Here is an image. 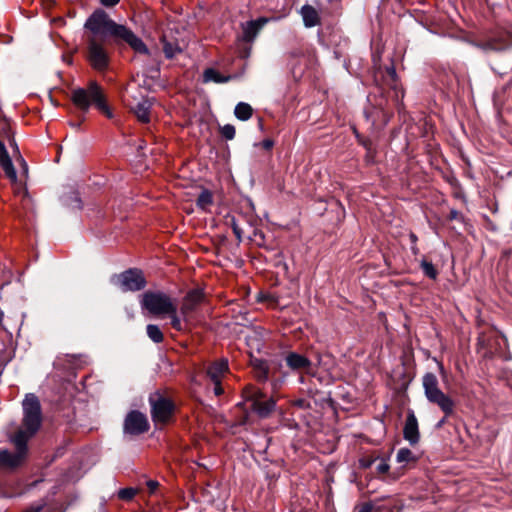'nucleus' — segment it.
Segmentation results:
<instances>
[{
  "label": "nucleus",
  "instance_id": "c9c22d12",
  "mask_svg": "<svg viewBox=\"0 0 512 512\" xmlns=\"http://www.w3.org/2000/svg\"><path fill=\"white\" fill-rule=\"evenodd\" d=\"M409 238L412 243L411 250H412L413 254L416 255L418 253V248L416 246L418 238L414 233H410Z\"/></svg>",
  "mask_w": 512,
  "mask_h": 512
},
{
  "label": "nucleus",
  "instance_id": "ddd939ff",
  "mask_svg": "<svg viewBox=\"0 0 512 512\" xmlns=\"http://www.w3.org/2000/svg\"><path fill=\"white\" fill-rule=\"evenodd\" d=\"M512 45V31L501 32L486 42L479 44L485 51L503 50Z\"/></svg>",
  "mask_w": 512,
  "mask_h": 512
},
{
  "label": "nucleus",
  "instance_id": "6e6552de",
  "mask_svg": "<svg viewBox=\"0 0 512 512\" xmlns=\"http://www.w3.org/2000/svg\"><path fill=\"white\" fill-rule=\"evenodd\" d=\"M149 403L151 405L152 419L155 424H166L174 412L173 402L161 393L155 392L150 395Z\"/></svg>",
  "mask_w": 512,
  "mask_h": 512
},
{
  "label": "nucleus",
  "instance_id": "6ab92c4d",
  "mask_svg": "<svg viewBox=\"0 0 512 512\" xmlns=\"http://www.w3.org/2000/svg\"><path fill=\"white\" fill-rule=\"evenodd\" d=\"M300 14L303 18L304 25L308 28L314 27L320 22L317 10L311 5L306 4L302 6Z\"/></svg>",
  "mask_w": 512,
  "mask_h": 512
},
{
  "label": "nucleus",
  "instance_id": "f8f14e48",
  "mask_svg": "<svg viewBox=\"0 0 512 512\" xmlns=\"http://www.w3.org/2000/svg\"><path fill=\"white\" fill-rule=\"evenodd\" d=\"M403 437L412 446L418 444L420 440L418 420L412 410H409L407 413L403 428Z\"/></svg>",
  "mask_w": 512,
  "mask_h": 512
},
{
  "label": "nucleus",
  "instance_id": "c85d7f7f",
  "mask_svg": "<svg viewBox=\"0 0 512 512\" xmlns=\"http://www.w3.org/2000/svg\"><path fill=\"white\" fill-rule=\"evenodd\" d=\"M421 268L427 277H429L431 279H436L437 270L435 269L434 265L431 262L423 260L421 262Z\"/></svg>",
  "mask_w": 512,
  "mask_h": 512
},
{
  "label": "nucleus",
  "instance_id": "5701e85b",
  "mask_svg": "<svg viewBox=\"0 0 512 512\" xmlns=\"http://www.w3.org/2000/svg\"><path fill=\"white\" fill-rule=\"evenodd\" d=\"M234 114L236 118H238L241 121H246L251 118L253 114L252 107L245 102H239L234 109Z\"/></svg>",
  "mask_w": 512,
  "mask_h": 512
},
{
  "label": "nucleus",
  "instance_id": "7ed1b4c3",
  "mask_svg": "<svg viewBox=\"0 0 512 512\" xmlns=\"http://www.w3.org/2000/svg\"><path fill=\"white\" fill-rule=\"evenodd\" d=\"M422 386L426 399L437 405L446 417L450 416L455 407V403L450 396L445 394L439 388L438 378L435 374L428 372L422 378Z\"/></svg>",
  "mask_w": 512,
  "mask_h": 512
},
{
  "label": "nucleus",
  "instance_id": "cd10ccee",
  "mask_svg": "<svg viewBox=\"0 0 512 512\" xmlns=\"http://www.w3.org/2000/svg\"><path fill=\"white\" fill-rule=\"evenodd\" d=\"M163 51L167 58H173L177 53L181 52V49L177 44L164 41Z\"/></svg>",
  "mask_w": 512,
  "mask_h": 512
},
{
  "label": "nucleus",
  "instance_id": "dca6fc26",
  "mask_svg": "<svg viewBox=\"0 0 512 512\" xmlns=\"http://www.w3.org/2000/svg\"><path fill=\"white\" fill-rule=\"evenodd\" d=\"M267 22V18H259L242 24V39L245 42H252Z\"/></svg>",
  "mask_w": 512,
  "mask_h": 512
},
{
  "label": "nucleus",
  "instance_id": "49530a36",
  "mask_svg": "<svg viewBox=\"0 0 512 512\" xmlns=\"http://www.w3.org/2000/svg\"><path fill=\"white\" fill-rule=\"evenodd\" d=\"M3 317H4V313L2 312V310L0 309V322L3 320Z\"/></svg>",
  "mask_w": 512,
  "mask_h": 512
},
{
  "label": "nucleus",
  "instance_id": "e433bc0d",
  "mask_svg": "<svg viewBox=\"0 0 512 512\" xmlns=\"http://www.w3.org/2000/svg\"><path fill=\"white\" fill-rule=\"evenodd\" d=\"M146 485H147L149 492L154 493L157 490L159 483L156 480H149L146 482Z\"/></svg>",
  "mask_w": 512,
  "mask_h": 512
},
{
  "label": "nucleus",
  "instance_id": "58836bf2",
  "mask_svg": "<svg viewBox=\"0 0 512 512\" xmlns=\"http://www.w3.org/2000/svg\"><path fill=\"white\" fill-rule=\"evenodd\" d=\"M120 0H101L102 4L105 6H114L116 5Z\"/></svg>",
  "mask_w": 512,
  "mask_h": 512
},
{
  "label": "nucleus",
  "instance_id": "473e14b6",
  "mask_svg": "<svg viewBox=\"0 0 512 512\" xmlns=\"http://www.w3.org/2000/svg\"><path fill=\"white\" fill-rule=\"evenodd\" d=\"M389 469H390V466L386 459H381L380 463L376 467L378 474H385L389 471Z\"/></svg>",
  "mask_w": 512,
  "mask_h": 512
},
{
  "label": "nucleus",
  "instance_id": "bb28decb",
  "mask_svg": "<svg viewBox=\"0 0 512 512\" xmlns=\"http://www.w3.org/2000/svg\"><path fill=\"white\" fill-rule=\"evenodd\" d=\"M10 146L13 149V154L16 157V160L19 161L20 164H21V167H22V170H23V174L27 175V173H28V165L25 162V160L22 157V155L20 154V150H19L18 145H17V143H16V141L14 139L10 140Z\"/></svg>",
  "mask_w": 512,
  "mask_h": 512
},
{
  "label": "nucleus",
  "instance_id": "423d86ee",
  "mask_svg": "<svg viewBox=\"0 0 512 512\" xmlns=\"http://www.w3.org/2000/svg\"><path fill=\"white\" fill-rule=\"evenodd\" d=\"M115 23L116 22L113 21L105 11L96 10L86 20L85 28L91 32L92 35L90 37L107 39L109 38Z\"/></svg>",
  "mask_w": 512,
  "mask_h": 512
},
{
  "label": "nucleus",
  "instance_id": "f3484780",
  "mask_svg": "<svg viewBox=\"0 0 512 512\" xmlns=\"http://www.w3.org/2000/svg\"><path fill=\"white\" fill-rule=\"evenodd\" d=\"M286 365L294 371L308 372L312 363L311 361L296 352H289L285 357Z\"/></svg>",
  "mask_w": 512,
  "mask_h": 512
},
{
  "label": "nucleus",
  "instance_id": "2eb2a0df",
  "mask_svg": "<svg viewBox=\"0 0 512 512\" xmlns=\"http://www.w3.org/2000/svg\"><path fill=\"white\" fill-rule=\"evenodd\" d=\"M0 166L3 169L6 177L11 181L12 184L18 182V177L12 159L8 154L5 144L0 140Z\"/></svg>",
  "mask_w": 512,
  "mask_h": 512
},
{
  "label": "nucleus",
  "instance_id": "0eeeda50",
  "mask_svg": "<svg viewBox=\"0 0 512 512\" xmlns=\"http://www.w3.org/2000/svg\"><path fill=\"white\" fill-rule=\"evenodd\" d=\"M109 38H111L116 44L125 43L129 45L136 53H149L145 43L125 25L115 23Z\"/></svg>",
  "mask_w": 512,
  "mask_h": 512
},
{
  "label": "nucleus",
  "instance_id": "aec40b11",
  "mask_svg": "<svg viewBox=\"0 0 512 512\" xmlns=\"http://www.w3.org/2000/svg\"><path fill=\"white\" fill-rule=\"evenodd\" d=\"M236 75H222L214 68H207L203 72V82H214V83H226L232 79H235Z\"/></svg>",
  "mask_w": 512,
  "mask_h": 512
},
{
  "label": "nucleus",
  "instance_id": "a211bd4d",
  "mask_svg": "<svg viewBox=\"0 0 512 512\" xmlns=\"http://www.w3.org/2000/svg\"><path fill=\"white\" fill-rule=\"evenodd\" d=\"M228 371V361L227 359H219L213 362L207 368V375L211 379L212 382L221 381L222 377Z\"/></svg>",
  "mask_w": 512,
  "mask_h": 512
},
{
  "label": "nucleus",
  "instance_id": "f704fd0d",
  "mask_svg": "<svg viewBox=\"0 0 512 512\" xmlns=\"http://www.w3.org/2000/svg\"><path fill=\"white\" fill-rule=\"evenodd\" d=\"M232 229H233V232L236 236V238L241 241L242 240V229H240V227L236 224V222L233 220L232 222Z\"/></svg>",
  "mask_w": 512,
  "mask_h": 512
},
{
  "label": "nucleus",
  "instance_id": "a18cd8bd",
  "mask_svg": "<svg viewBox=\"0 0 512 512\" xmlns=\"http://www.w3.org/2000/svg\"><path fill=\"white\" fill-rule=\"evenodd\" d=\"M445 423V418H443L442 420L439 421V423L437 424L438 427H441L443 424Z\"/></svg>",
  "mask_w": 512,
  "mask_h": 512
},
{
  "label": "nucleus",
  "instance_id": "b1692460",
  "mask_svg": "<svg viewBox=\"0 0 512 512\" xmlns=\"http://www.w3.org/2000/svg\"><path fill=\"white\" fill-rule=\"evenodd\" d=\"M418 457L408 448H401L396 455V461L400 464L415 463Z\"/></svg>",
  "mask_w": 512,
  "mask_h": 512
},
{
  "label": "nucleus",
  "instance_id": "4468645a",
  "mask_svg": "<svg viewBox=\"0 0 512 512\" xmlns=\"http://www.w3.org/2000/svg\"><path fill=\"white\" fill-rule=\"evenodd\" d=\"M203 298V292L199 289H194L187 293L183 299L180 309L181 315L184 319H186L187 316L196 309V307L202 302Z\"/></svg>",
  "mask_w": 512,
  "mask_h": 512
},
{
  "label": "nucleus",
  "instance_id": "ea45409f",
  "mask_svg": "<svg viewBox=\"0 0 512 512\" xmlns=\"http://www.w3.org/2000/svg\"><path fill=\"white\" fill-rule=\"evenodd\" d=\"M258 378L261 380H265L267 378V371L264 368H261V370L258 373Z\"/></svg>",
  "mask_w": 512,
  "mask_h": 512
},
{
  "label": "nucleus",
  "instance_id": "2f4dec72",
  "mask_svg": "<svg viewBox=\"0 0 512 512\" xmlns=\"http://www.w3.org/2000/svg\"><path fill=\"white\" fill-rule=\"evenodd\" d=\"M376 460H378V457L365 456L359 460V464L361 468L368 469L374 464Z\"/></svg>",
  "mask_w": 512,
  "mask_h": 512
},
{
  "label": "nucleus",
  "instance_id": "9b49d317",
  "mask_svg": "<svg viewBox=\"0 0 512 512\" xmlns=\"http://www.w3.org/2000/svg\"><path fill=\"white\" fill-rule=\"evenodd\" d=\"M149 429V423L146 415L138 411L130 412L124 422L125 433L131 435H138L146 432Z\"/></svg>",
  "mask_w": 512,
  "mask_h": 512
},
{
  "label": "nucleus",
  "instance_id": "72a5a7b5",
  "mask_svg": "<svg viewBox=\"0 0 512 512\" xmlns=\"http://www.w3.org/2000/svg\"><path fill=\"white\" fill-rule=\"evenodd\" d=\"M372 505L370 503H363L354 508L352 512H371Z\"/></svg>",
  "mask_w": 512,
  "mask_h": 512
},
{
  "label": "nucleus",
  "instance_id": "20e7f679",
  "mask_svg": "<svg viewBox=\"0 0 512 512\" xmlns=\"http://www.w3.org/2000/svg\"><path fill=\"white\" fill-rule=\"evenodd\" d=\"M141 307L155 316H165L174 311L175 302L163 292L147 291L141 295Z\"/></svg>",
  "mask_w": 512,
  "mask_h": 512
},
{
  "label": "nucleus",
  "instance_id": "393cba45",
  "mask_svg": "<svg viewBox=\"0 0 512 512\" xmlns=\"http://www.w3.org/2000/svg\"><path fill=\"white\" fill-rule=\"evenodd\" d=\"M146 332H147L148 337L154 343H161L164 339L163 333L157 325L148 324L146 327Z\"/></svg>",
  "mask_w": 512,
  "mask_h": 512
},
{
  "label": "nucleus",
  "instance_id": "c03bdc74",
  "mask_svg": "<svg viewBox=\"0 0 512 512\" xmlns=\"http://www.w3.org/2000/svg\"><path fill=\"white\" fill-rule=\"evenodd\" d=\"M438 367H439V371L441 374H444L445 370H444V367L441 363L438 364Z\"/></svg>",
  "mask_w": 512,
  "mask_h": 512
},
{
  "label": "nucleus",
  "instance_id": "a19ab883",
  "mask_svg": "<svg viewBox=\"0 0 512 512\" xmlns=\"http://www.w3.org/2000/svg\"><path fill=\"white\" fill-rule=\"evenodd\" d=\"M42 509V506H32L30 507L29 509H27L26 511L24 512H40Z\"/></svg>",
  "mask_w": 512,
  "mask_h": 512
},
{
  "label": "nucleus",
  "instance_id": "7c9ffc66",
  "mask_svg": "<svg viewBox=\"0 0 512 512\" xmlns=\"http://www.w3.org/2000/svg\"><path fill=\"white\" fill-rule=\"evenodd\" d=\"M136 492L134 488H124L119 491L118 496L122 500H131L136 495Z\"/></svg>",
  "mask_w": 512,
  "mask_h": 512
},
{
  "label": "nucleus",
  "instance_id": "79ce46f5",
  "mask_svg": "<svg viewBox=\"0 0 512 512\" xmlns=\"http://www.w3.org/2000/svg\"><path fill=\"white\" fill-rule=\"evenodd\" d=\"M295 405L300 407V408H305L306 407V401L304 399H299L295 402Z\"/></svg>",
  "mask_w": 512,
  "mask_h": 512
},
{
  "label": "nucleus",
  "instance_id": "f257e3e1",
  "mask_svg": "<svg viewBox=\"0 0 512 512\" xmlns=\"http://www.w3.org/2000/svg\"><path fill=\"white\" fill-rule=\"evenodd\" d=\"M22 406V427L10 436V441L15 446V452H11L8 449H0L1 469L14 470L24 463L28 453L27 443L41 426V406L37 396L27 394L23 400Z\"/></svg>",
  "mask_w": 512,
  "mask_h": 512
},
{
  "label": "nucleus",
  "instance_id": "1a4fd4ad",
  "mask_svg": "<svg viewBox=\"0 0 512 512\" xmlns=\"http://www.w3.org/2000/svg\"><path fill=\"white\" fill-rule=\"evenodd\" d=\"M87 60L93 69L104 71L108 68L110 58L104 44L96 37L87 40Z\"/></svg>",
  "mask_w": 512,
  "mask_h": 512
},
{
  "label": "nucleus",
  "instance_id": "9d476101",
  "mask_svg": "<svg viewBox=\"0 0 512 512\" xmlns=\"http://www.w3.org/2000/svg\"><path fill=\"white\" fill-rule=\"evenodd\" d=\"M111 282L119 286L123 292L139 291L146 286L145 277L139 269H128L118 275H114L111 278Z\"/></svg>",
  "mask_w": 512,
  "mask_h": 512
},
{
  "label": "nucleus",
  "instance_id": "39448f33",
  "mask_svg": "<svg viewBox=\"0 0 512 512\" xmlns=\"http://www.w3.org/2000/svg\"><path fill=\"white\" fill-rule=\"evenodd\" d=\"M243 398L250 403V408L262 418L269 416L276 405L273 398H267L259 388L252 385L244 388Z\"/></svg>",
  "mask_w": 512,
  "mask_h": 512
},
{
  "label": "nucleus",
  "instance_id": "f03ea898",
  "mask_svg": "<svg viewBox=\"0 0 512 512\" xmlns=\"http://www.w3.org/2000/svg\"><path fill=\"white\" fill-rule=\"evenodd\" d=\"M70 99L75 107L83 113L88 112L89 108L94 105L106 117H113V113L106 103L104 92L95 81H91L87 87L73 89Z\"/></svg>",
  "mask_w": 512,
  "mask_h": 512
},
{
  "label": "nucleus",
  "instance_id": "a878e982",
  "mask_svg": "<svg viewBox=\"0 0 512 512\" xmlns=\"http://www.w3.org/2000/svg\"><path fill=\"white\" fill-rule=\"evenodd\" d=\"M165 316H168L170 318L171 326L175 330L182 331L184 329L182 320H181L180 316L177 313V305L176 304L174 305V311L173 312H167L165 314Z\"/></svg>",
  "mask_w": 512,
  "mask_h": 512
},
{
  "label": "nucleus",
  "instance_id": "4be33fe9",
  "mask_svg": "<svg viewBox=\"0 0 512 512\" xmlns=\"http://www.w3.org/2000/svg\"><path fill=\"white\" fill-rule=\"evenodd\" d=\"M196 205L202 211H209L213 205V195L209 190H203L197 198Z\"/></svg>",
  "mask_w": 512,
  "mask_h": 512
},
{
  "label": "nucleus",
  "instance_id": "412c9836",
  "mask_svg": "<svg viewBox=\"0 0 512 512\" xmlns=\"http://www.w3.org/2000/svg\"><path fill=\"white\" fill-rule=\"evenodd\" d=\"M150 108L151 104L149 100H142L133 108L137 119L143 123H147L150 120Z\"/></svg>",
  "mask_w": 512,
  "mask_h": 512
},
{
  "label": "nucleus",
  "instance_id": "37998d69",
  "mask_svg": "<svg viewBox=\"0 0 512 512\" xmlns=\"http://www.w3.org/2000/svg\"><path fill=\"white\" fill-rule=\"evenodd\" d=\"M263 146L266 149H270L273 146V141H271V140H264L263 141Z\"/></svg>",
  "mask_w": 512,
  "mask_h": 512
},
{
  "label": "nucleus",
  "instance_id": "c756f323",
  "mask_svg": "<svg viewBox=\"0 0 512 512\" xmlns=\"http://www.w3.org/2000/svg\"><path fill=\"white\" fill-rule=\"evenodd\" d=\"M235 133V127L231 124L221 127V135L227 140H232L235 137Z\"/></svg>",
  "mask_w": 512,
  "mask_h": 512
},
{
  "label": "nucleus",
  "instance_id": "4c0bfd02",
  "mask_svg": "<svg viewBox=\"0 0 512 512\" xmlns=\"http://www.w3.org/2000/svg\"><path fill=\"white\" fill-rule=\"evenodd\" d=\"M214 383V393L219 396L223 393V389L221 387V381L213 382Z\"/></svg>",
  "mask_w": 512,
  "mask_h": 512
}]
</instances>
